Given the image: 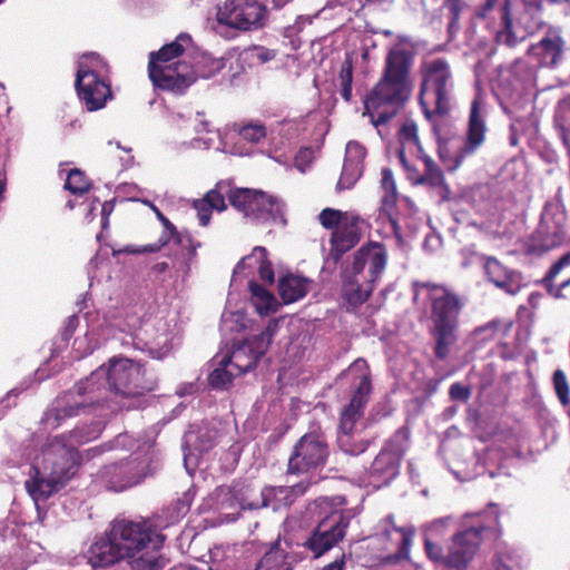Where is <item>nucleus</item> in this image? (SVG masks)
<instances>
[{"instance_id":"1","label":"nucleus","mask_w":570,"mask_h":570,"mask_svg":"<svg viewBox=\"0 0 570 570\" xmlns=\"http://www.w3.org/2000/svg\"><path fill=\"white\" fill-rule=\"evenodd\" d=\"M414 58V46L404 39L389 49L381 77L363 100L374 126L386 125L409 101Z\"/></svg>"},{"instance_id":"2","label":"nucleus","mask_w":570,"mask_h":570,"mask_svg":"<svg viewBox=\"0 0 570 570\" xmlns=\"http://www.w3.org/2000/svg\"><path fill=\"white\" fill-rule=\"evenodd\" d=\"M110 535L131 570H163L169 562L161 553L166 535L148 519H115Z\"/></svg>"},{"instance_id":"3","label":"nucleus","mask_w":570,"mask_h":570,"mask_svg":"<svg viewBox=\"0 0 570 570\" xmlns=\"http://www.w3.org/2000/svg\"><path fill=\"white\" fill-rule=\"evenodd\" d=\"M193 43L188 33H179L174 41L164 45L158 51L149 53L148 75L153 85L175 95H183L198 77L195 68L184 60H178ZM222 60H212L210 70L199 75L209 78L222 70Z\"/></svg>"},{"instance_id":"4","label":"nucleus","mask_w":570,"mask_h":570,"mask_svg":"<svg viewBox=\"0 0 570 570\" xmlns=\"http://www.w3.org/2000/svg\"><path fill=\"white\" fill-rule=\"evenodd\" d=\"M92 387L108 390L127 409L158 385V375L146 363L127 357L114 356L107 365L99 366L88 376Z\"/></svg>"},{"instance_id":"5","label":"nucleus","mask_w":570,"mask_h":570,"mask_svg":"<svg viewBox=\"0 0 570 570\" xmlns=\"http://www.w3.org/2000/svg\"><path fill=\"white\" fill-rule=\"evenodd\" d=\"M417 100L426 119L448 116L452 109L455 81L445 58L425 60L420 66Z\"/></svg>"},{"instance_id":"6","label":"nucleus","mask_w":570,"mask_h":570,"mask_svg":"<svg viewBox=\"0 0 570 570\" xmlns=\"http://www.w3.org/2000/svg\"><path fill=\"white\" fill-rule=\"evenodd\" d=\"M415 286L431 291L429 298L433 323L432 336L435 342L434 354L438 360L443 361L458 340L459 317L464 307V301L443 285L415 283Z\"/></svg>"},{"instance_id":"7","label":"nucleus","mask_w":570,"mask_h":570,"mask_svg":"<svg viewBox=\"0 0 570 570\" xmlns=\"http://www.w3.org/2000/svg\"><path fill=\"white\" fill-rule=\"evenodd\" d=\"M386 263L387 252L381 243L368 242L356 250L343 282V296L348 305L358 307L370 298Z\"/></svg>"},{"instance_id":"8","label":"nucleus","mask_w":570,"mask_h":570,"mask_svg":"<svg viewBox=\"0 0 570 570\" xmlns=\"http://www.w3.org/2000/svg\"><path fill=\"white\" fill-rule=\"evenodd\" d=\"M485 529L484 527H472L458 532L451 537L445 549L426 538L424 540L425 554L434 563L448 569L464 570L476 553Z\"/></svg>"},{"instance_id":"9","label":"nucleus","mask_w":570,"mask_h":570,"mask_svg":"<svg viewBox=\"0 0 570 570\" xmlns=\"http://www.w3.org/2000/svg\"><path fill=\"white\" fill-rule=\"evenodd\" d=\"M99 403V387H92L87 377L73 389L58 395L45 412L42 422L50 429H57L66 420L86 413Z\"/></svg>"},{"instance_id":"10","label":"nucleus","mask_w":570,"mask_h":570,"mask_svg":"<svg viewBox=\"0 0 570 570\" xmlns=\"http://www.w3.org/2000/svg\"><path fill=\"white\" fill-rule=\"evenodd\" d=\"M91 59V67L80 65L77 73L75 87L78 98L85 105L88 111H97L104 108L109 99L112 98L110 83L107 82L99 72H108V65L98 53L86 56Z\"/></svg>"},{"instance_id":"11","label":"nucleus","mask_w":570,"mask_h":570,"mask_svg":"<svg viewBox=\"0 0 570 570\" xmlns=\"http://www.w3.org/2000/svg\"><path fill=\"white\" fill-rule=\"evenodd\" d=\"M227 199L232 207L255 224L283 216V204L278 198L259 189L236 187L228 190Z\"/></svg>"},{"instance_id":"12","label":"nucleus","mask_w":570,"mask_h":570,"mask_svg":"<svg viewBox=\"0 0 570 570\" xmlns=\"http://www.w3.org/2000/svg\"><path fill=\"white\" fill-rule=\"evenodd\" d=\"M328 455L325 435L321 431L307 432L293 446L286 472L295 475L314 473L325 466Z\"/></svg>"},{"instance_id":"13","label":"nucleus","mask_w":570,"mask_h":570,"mask_svg":"<svg viewBox=\"0 0 570 570\" xmlns=\"http://www.w3.org/2000/svg\"><path fill=\"white\" fill-rule=\"evenodd\" d=\"M65 436H55L41 450V469L61 482L62 485L75 478L82 454L78 449L67 445Z\"/></svg>"},{"instance_id":"14","label":"nucleus","mask_w":570,"mask_h":570,"mask_svg":"<svg viewBox=\"0 0 570 570\" xmlns=\"http://www.w3.org/2000/svg\"><path fill=\"white\" fill-rule=\"evenodd\" d=\"M277 330V321L271 320L258 334L236 344L230 354L225 355L236 374H244L256 367L261 357L267 352Z\"/></svg>"},{"instance_id":"15","label":"nucleus","mask_w":570,"mask_h":570,"mask_svg":"<svg viewBox=\"0 0 570 570\" xmlns=\"http://www.w3.org/2000/svg\"><path fill=\"white\" fill-rule=\"evenodd\" d=\"M350 521L343 511H333L318 522L304 547L315 558L322 557L344 539Z\"/></svg>"},{"instance_id":"16","label":"nucleus","mask_w":570,"mask_h":570,"mask_svg":"<svg viewBox=\"0 0 570 570\" xmlns=\"http://www.w3.org/2000/svg\"><path fill=\"white\" fill-rule=\"evenodd\" d=\"M352 371L360 372L355 390L347 405H345L340 415L338 430L352 431L356 429V423L364 414V409L368 402L372 392L371 371L365 360H356L352 366Z\"/></svg>"},{"instance_id":"17","label":"nucleus","mask_w":570,"mask_h":570,"mask_svg":"<svg viewBox=\"0 0 570 570\" xmlns=\"http://www.w3.org/2000/svg\"><path fill=\"white\" fill-rule=\"evenodd\" d=\"M217 21L239 30L263 27L265 7L256 0H226L218 6Z\"/></svg>"},{"instance_id":"18","label":"nucleus","mask_w":570,"mask_h":570,"mask_svg":"<svg viewBox=\"0 0 570 570\" xmlns=\"http://www.w3.org/2000/svg\"><path fill=\"white\" fill-rule=\"evenodd\" d=\"M148 460L132 458L105 465L99 473L108 490L122 491L138 484L147 475Z\"/></svg>"},{"instance_id":"19","label":"nucleus","mask_w":570,"mask_h":570,"mask_svg":"<svg viewBox=\"0 0 570 570\" xmlns=\"http://www.w3.org/2000/svg\"><path fill=\"white\" fill-rule=\"evenodd\" d=\"M309 485V482L302 481L292 487H265L255 499L249 501L243 499L240 504L249 510L271 507L277 511L283 507L292 505L297 498L305 494Z\"/></svg>"},{"instance_id":"20","label":"nucleus","mask_w":570,"mask_h":570,"mask_svg":"<svg viewBox=\"0 0 570 570\" xmlns=\"http://www.w3.org/2000/svg\"><path fill=\"white\" fill-rule=\"evenodd\" d=\"M485 104L480 94L471 102L469 126L465 145L458 151L454 163L448 166L449 170H455L468 155L473 154L484 141L485 137Z\"/></svg>"},{"instance_id":"21","label":"nucleus","mask_w":570,"mask_h":570,"mask_svg":"<svg viewBox=\"0 0 570 570\" xmlns=\"http://www.w3.org/2000/svg\"><path fill=\"white\" fill-rule=\"evenodd\" d=\"M365 222L358 216L346 217L345 222L334 229L330 238V258L337 264L342 257L353 249L362 239Z\"/></svg>"},{"instance_id":"22","label":"nucleus","mask_w":570,"mask_h":570,"mask_svg":"<svg viewBox=\"0 0 570 570\" xmlns=\"http://www.w3.org/2000/svg\"><path fill=\"white\" fill-rule=\"evenodd\" d=\"M540 284L554 298H566L563 293L570 286V252L551 265Z\"/></svg>"},{"instance_id":"23","label":"nucleus","mask_w":570,"mask_h":570,"mask_svg":"<svg viewBox=\"0 0 570 570\" xmlns=\"http://www.w3.org/2000/svg\"><path fill=\"white\" fill-rule=\"evenodd\" d=\"M564 49V40L554 30H549L538 43L532 45L528 52L533 56L540 66L554 67L559 62Z\"/></svg>"},{"instance_id":"24","label":"nucleus","mask_w":570,"mask_h":570,"mask_svg":"<svg viewBox=\"0 0 570 570\" xmlns=\"http://www.w3.org/2000/svg\"><path fill=\"white\" fill-rule=\"evenodd\" d=\"M87 557L92 568H106L125 560L117 542L110 535V529L105 537L97 539L90 546Z\"/></svg>"},{"instance_id":"25","label":"nucleus","mask_w":570,"mask_h":570,"mask_svg":"<svg viewBox=\"0 0 570 570\" xmlns=\"http://www.w3.org/2000/svg\"><path fill=\"white\" fill-rule=\"evenodd\" d=\"M33 474L24 482L26 490L36 502H45L59 492L65 485L52 475L47 474L40 466H33Z\"/></svg>"},{"instance_id":"26","label":"nucleus","mask_w":570,"mask_h":570,"mask_svg":"<svg viewBox=\"0 0 570 570\" xmlns=\"http://www.w3.org/2000/svg\"><path fill=\"white\" fill-rule=\"evenodd\" d=\"M257 268L261 281L273 284L275 281L273 263L268 258V252L263 246H255L250 254L244 256L236 265L235 273Z\"/></svg>"},{"instance_id":"27","label":"nucleus","mask_w":570,"mask_h":570,"mask_svg":"<svg viewBox=\"0 0 570 570\" xmlns=\"http://www.w3.org/2000/svg\"><path fill=\"white\" fill-rule=\"evenodd\" d=\"M171 240L180 248V252L174 256L173 266L177 276L185 278L190 272L193 261L197 256L199 243L195 242L190 234L178 232Z\"/></svg>"},{"instance_id":"28","label":"nucleus","mask_w":570,"mask_h":570,"mask_svg":"<svg viewBox=\"0 0 570 570\" xmlns=\"http://www.w3.org/2000/svg\"><path fill=\"white\" fill-rule=\"evenodd\" d=\"M312 281L303 275L287 273L278 278L277 289L284 304H291L304 298Z\"/></svg>"},{"instance_id":"29","label":"nucleus","mask_w":570,"mask_h":570,"mask_svg":"<svg viewBox=\"0 0 570 570\" xmlns=\"http://www.w3.org/2000/svg\"><path fill=\"white\" fill-rule=\"evenodd\" d=\"M400 463L391 451H381L370 468V476L381 483L389 484L399 474Z\"/></svg>"},{"instance_id":"30","label":"nucleus","mask_w":570,"mask_h":570,"mask_svg":"<svg viewBox=\"0 0 570 570\" xmlns=\"http://www.w3.org/2000/svg\"><path fill=\"white\" fill-rule=\"evenodd\" d=\"M399 139V151H402L403 155L411 154L419 156L424 153L417 136V125L414 120L407 119L405 120L397 131Z\"/></svg>"},{"instance_id":"31","label":"nucleus","mask_w":570,"mask_h":570,"mask_svg":"<svg viewBox=\"0 0 570 570\" xmlns=\"http://www.w3.org/2000/svg\"><path fill=\"white\" fill-rule=\"evenodd\" d=\"M287 559L288 552L281 548V541L277 539L269 544L268 550H266L264 556L256 563L254 570H292Z\"/></svg>"},{"instance_id":"32","label":"nucleus","mask_w":570,"mask_h":570,"mask_svg":"<svg viewBox=\"0 0 570 570\" xmlns=\"http://www.w3.org/2000/svg\"><path fill=\"white\" fill-rule=\"evenodd\" d=\"M337 445L346 454L360 455L368 448V441L356 429L338 430Z\"/></svg>"},{"instance_id":"33","label":"nucleus","mask_w":570,"mask_h":570,"mask_svg":"<svg viewBox=\"0 0 570 570\" xmlns=\"http://www.w3.org/2000/svg\"><path fill=\"white\" fill-rule=\"evenodd\" d=\"M535 232L546 243L544 248L550 250L561 246L567 236L564 226L557 222L542 220Z\"/></svg>"},{"instance_id":"34","label":"nucleus","mask_w":570,"mask_h":570,"mask_svg":"<svg viewBox=\"0 0 570 570\" xmlns=\"http://www.w3.org/2000/svg\"><path fill=\"white\" fill-rule=\"evenodd\" d=\"M394 530L401 534V543L395 553L389 554L382 559V563L384 564H399L403 560H409L410 558V549L413 543L414 530L402 527H394Z\"/></svg>"},{"instance_id":"35","label":"nucleus","mask_w":570,"mask_h":570,"mask_svg":"<svg viewBox=\"0 0 570 570\" xmlns=\"http://www.w3.org/2000/svg\"><path fill=\"white\" fill-rule=\"evenodd\" d=\"M99 434L100 429L98 424H85L78 425L68 433L60 434L59 436H65L67 445H71L73 449H77L79 445L86 444L97 439Z\"/></svg>"},{"instance_id":"36","label":"nucleus","mask_w":570,"mask_h":570,"mask_svg":"<svg viewBox=\"0 0 570 570\" xmlns=\"http://www.w3.org/2000/svg\"><path fill=\"white\" fill-rule=\"evenodd\" d=\"M248 288L259 314L266 315L275 311V297L268 289L255 281H249Z\"/></svg>"},{"instance_id":"37","label":"nucleus","mask_w":570,"mask_h":570,"mask_svg":"<svg viewBox=\"0 0 570 570\" xmlns=\"http://www.w3.org/2000/svg\"><path fill=\"white\" fill-rule=\"evenodd\" d=\"M240 374H236L227 358L224 356L219 362L218 366L209 374L208 382L214 389H227L233 380Z\"/></svg>"},{"instance_id":"38","label":"nucleus","mask_w":570,"mask_h":570,"mask_svg":"<svg viewBox=\"0 0 570 570\" xmlns=\"http://www.w3.org/2000/svg\"><path fill=\"white\" fill-rule=\"evenodd\" d=\"M229 181L220 180L216 184L215 188L208 190L204 198L200 199V205H208L213 209L224 212L227 208L225 197L229 189H234Z\"/></svg>"},{"instance_id":"39","label":"nucleus","mask_w":570,"mask_h":570,"mask_svg":"<svg viewBox=\"0 0 570 570\" xmlns=\"http://www.w3.org/2000/svg\"><path fill=\"white\" fill-rule=\"evenodd\" d=\"M424 164V173L422 177L419 179V183L422 185H428L430 187H440L444 185V175L442 169L436 165V163L425 153L416 156Z\"/></svg>"},{"instance_id":"40","label":"nucleus","mask_w":570,"mask_h":570,"mask_svg":"<svg viewBox=\"0 0 570 570\" xmlns=\"http://www.w3.org/2000/svg\"><path fill=\"white\" fill-rule=\"evenodd\" d=\"M337 82L340 86L341 97L344 99V101L351 102L353 85V60L350 55H346L344 61L341 65Z\"/></svg>"},{"instance_id":"41","label":"nucleus","mask_w":570,"mask_h":570,"mask_svg":"<svg viewBox=\"0 0 570 570\" xmlns=\"http://www.w3.org/2000/svg\"><path fill=\"white\" fill-rule=\"evenodd\" d=\"M65 188L76 196H82L91 189V181L83 171L75 168L68 173Z\"/></svg>"},{"instance_id":"42","label":"nucleus","mask_w":570,"mask_h":570,"mask_svg":"<svg viewBox=\"0 0 570 570\" xmlns=\"http://www.w3.org/2000/svg\"><path fill=\"white\" fill-rule=\"evenodd\" d=\"M234 130L248 142H259L266 137V127L262 122H235Z\"/></svg>"},{"instance_id":"43","label":"nucleus","mask_w":570,"mask_h":570,"mask_svg":"<svg viewBox=\"0 0 570 570\" xmlns=\"http://www.w3.org/2000/svg\"><path fill=\"white\" fill-rule=\"evenodd\" d=\"M364 166H357L353 163L343 164L341 177L337 181V189H348L355 185L363 174Z\"/></svg>"},{"instance_id":"44","label":"nucleus","mask_w":570,"mask_h":570,"mask_svg":"<svg viewBox=\"0 0 570 570\" xmlns=\"http://www.w3.org/2000/svg\"><path fill=\"white\" fill-rule=\"evenodd\" d=\"M354 214H350V213H343L338 209H333V208H324L320 215H318V219H320V224L325 228V229H337L342 224L343 222H345V218L346 217H352Z\"/></svg>"},{"instance_id":"45","label":"nucleus","mask_w":570,"mask_h":570,"mask_svg":"<svg viewBox=\"0 0 570 570\" xmlns=\"http://www.w3.org/2000/svg\"><path fill=\"white\" fill-rule=\"evenodd\" d=\"M504 35L505 39L504 42L508 47H515L519 42L525 40L528 37V32L525 30H521L519 28H515L512 24L510 13L508 8H504ZM503 36V31L501 30V37Z\"/></svg>"},{"instance_id":"46","label":"nucleus","mask_w":570,"mask_h":570,"mask_svg":"<svg viewBox=\"0 0 570 570\" xmlns=\"http://www.w3.org/2000/svg\"><path fill=\"white\" fill-rule=\"evenodd\" d=\"M552 382L558 400L562 405H568L570 403V387L566 373L560 368L556 370Z\"/></svg>"},{"instance_id":"47","label":"nucleus","mask_w":570,"mask_h":570,"mask_svg":"<svg viewBox=\"0 0 570 570\" xmlns=\"http://www.w3.org/2000/svg\"><path fill=\"white\" fill-rule=\"evenodd\" d=\"M546 243L539 236L537 232H534L528 239H525L521 245V250L527 256H542L548 253L550 249L544 248Z\"/></svg>"},{"instance_id":"48","label":"nucleus","mask_w":570,"mask_h":570,"mask_svg":"<svg viewBox=\"0 0 570 570\" xmlns=\"http://www.w3.org/2000/svg\"><path fill=\"white\" fill-rule=\"evenodd\" d=\"M522 287V275L517 271L505 269L501 275V289L514 295Z\"/></svg>"},{"instance_id":"49","label":"nucleus","mask_w":570,"mask_h":570,"mask_svg":"<svg viewBox=\"0 0 570 570\" xmlns=\"http://www.w3.org/2000/svg\"><path fill=\"white\" fill-rule=\"evenodd\" d=\"M480 262L487 279L499 287V261L493 256L481 255Z\"/></svg>"},{"instance_id":"50","label":"nucleus","mask_w":570,"mask_h":570,"mask_svg":"<svg viewBox=\"0 0 570 570\" xmlns=\"http://www.w3.org/2000/svg\"><path fill=\"white\" fill-rule=\"evenodd\" d=\"M366 156V149L357 141H350L346 145L345 150V163H353L357 166H364V158Z\"/></svg>"},{"instance_id":"51","label":"nucleus","mask_w":570,"mask_h":570,"mask_svg":"<svg viewBox=\"0 0 570 570\" xmlns=\"http://www.w3.org/2000/svg\"><path fill=\"white\" fill-rule=\"evenodd\" d=\"M170 240L171 239L170 237L167 236V234H163L158 243L149 244L144 247L126 246L124 248V252L129 254L156 253L160 250L164 246H166Z\"/></svg>"},{"instance_id":"52","label":"nucleus","mask_w":570,"mask_h":570,"mask_svg":"<svg viewBox=\"0 0 570 570\" xmlns=\"http://www.w3.org/2000/svg\"><path fill=\"white\" fill-rule=\"evenodd\" d=\"M449 396L452 401L465 403L471 397V389L461 382H454L449 389Z\"/></svg>"},{"instance_id":"53","label":"nucleus","mask_w":570,"mask_h":570,"mask_svg":"<svg viewBox=\"0 0 570 570\" xmlns=\"http://www.w3.org/2000/svg\"><path fill=\"white\" fill-rule=\"evenodd\" d=\"M397 198V190L384 191V195L382 197L381 208L385 214H387L391 220L392 216L396 212Z\"/></svg>"},{"instance_id":"54","label":"nucleus","mask_w":570,"mask_h":570,"mask_svg":"<svg viewBox=\"0 0 570 570\" xmlns=\"http://www.w3.org/2000/svg\"><path fill=\"white\" fill-rule=\"evenodd\" d=\"M397 158L401 163V165L403 166V168L405 169L406 174H407V179L413 184V185H421L419 183V179L422 177V174L419 171V169L411 165L406 155H403L402 151H399L397 153Z\"/></svg>"},{"instance_id":"55","label":"nucleus","mask_w":570,"mask_h":570,"mask_svg":"<svg viewBox=\"0 0 570 570\" xmlns=\"http://www.w3.org/2000/svg\"><path fill=\"white\" fill-rule=\"evenodd\" d=\"M444 6L450 13V26L455 24L460 19L464 6L463 2L461 0H445Z\"/></svg>"},{"instance_id":"56","label":"nucleus","mask_w":570,"mask_h":570,"mask_svg":"<svg viewBox=\"0 0 570 570\" xmlns=\"http://www.w3.org/2000/svg\"><path fill=\"white\" fill-rule=\"evenodd\" d=\"M194 208L197 210V217L202 226H207L212 218L213 208L208 205H200V199L194 202Z\"/></svg>"},{"instance_id":"57","label":"nucleus","mask_w":570,"mask_h":570,"mask_svg":"<svg viewBox=\"0 0 570 570\" xmlns=\"http://www.w3.org/2000/svg\"><path fill=\"white\" fill-rule=\"evenodd\" d=\"M153 209L156 214V217L165 228L163 234H167V236L171 239L178 233L176 226L156 206H153Z\"/></svg>"},{"instance_id":"58","label":"nucleus","mask_w":570,"mask_h":570,"mask_svg":"<svg viewBox=\"0 0 570 570\" xmlns=\"http://www.w3.org/2000/svg\"><path fill=\"white\" fill-rule=\"evenodd\" d=\"M381 187L384 191L396 190L393 171L390 168H383L381 171Z\"/></svg>"},{"instance_id":"59","label":"nucleus","mask_w":570,"mask_h":570,"mask_svg":"<svg viewBox=\"0 0 570 570\" xmlns=\"http://www.w3.org/2000/svg\"><path fill=\"white\" fill-rule=\"evenodd\" d=\"M79 325V318L77 315H71L66 320L63 331H62V337L65 340H68L76 331V328Z\"/></svg>"},{"instance_id":"60","label":"nucleus","mask_w":570,"mask_h":570,"mask_svg":"<svg viewBox=\"0 0 570 570\" xmlns=\"http://www.w3.org/2000/svg\"><path fill=\"white\" fill-rule=\"evenodd\" d=\"M489 509H491V512H485V515H488V524L483 525L487 528L483 532L491 530L493 527L499 524V511L497 510V504L489 503Z\"/></svg>"},{"instance_id":"61","label":"nucleus","mask_w":570,"mask_h":570,"mask_svg":"<svg viewBox=\"0 0 570 570\" xmlns=\"http://www.w3.org/2000/svg\"><path fill=\"white\" fill-rule=\"evenodd\" d=\"M114 446L111 443H108V444H102V445H99V446H94V448H90L88 450L85 451L83 455L86 456V459L90 460L97 455H100L101 453H104L105 451H109L111 450Z\"/></svg>"},{"instance_id":"62","label":"nucleus","mask_w":570,"mask_h":570,"mask_svg":"<svg viewBox=\"0 0 570 570\" xmlns=\"http://www.w3.org/2000/svg\"><path fill=\"white\" fill-rule=\"evenodd\" d=\"M345 569V554H342L340 559L324 566L321 570H344Z\"/></svg>"},{"instance_id":"63","label":"nucleus","mask_w":570,"mask_h":570,"mask_svg":"<svg viewBox=\"0 0 570 570\" xmlns=\"http://www.w3.org/2000/svg\"><path fill=\"white\" fill-rule=\"evenodd\" d=\"M499 0H487L479 9H478V12H476V16L479 18H485L487 17V13L492 10L494 8V6L497 4Z\"/></svg>"},{"instance_id":"64","label":"nucleus","mask_w":570,"mask_h":570,"mask_svg":"<svg viewBox=\"0 0 570 570\" xmlns=\"http://www.w3.org/2000/svg\"><path fill=\"white\" fill-rule=\"evenodd\" d=\"M274 57H275V51L274 50H269V49H264L258 55V58L263 62L269 61V60L274 59Z\"/></svg>"}]
</instances>
